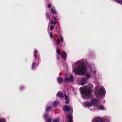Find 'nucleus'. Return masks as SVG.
Segmentation results:
<instances>
[{
    "label": "nucleus",
    "instance_id": "obj_24",
    "mask_svg": "<svg viewBox=\"0 0 122 122\" xmlns=\"http://www.w3.org/2000/svg\"><path fill=\"white\" fill-rule=\"evenodd\" d=\"M51 109V108L50 107H47L46 108V111H50Z\"/></svg>",
    "mask_w": 122,
    "mask_h": 122
},
{
    "label": "nucleus",
    "instance_id": "obj_7",
    "mask_svg": "<svg viewBox=\"0 0 122 122\" xmlns=\"http://www.w3.org/2000/svg\"><path fill=\"white\" fill-rule=\"evenodd\" d=\"M57 96L59 97H65V99L66 101L65 103L66 104H68L69 103V98L65 94L63 95V94L61 93L60 92H59L56 94Z\"/></svg>",
    "mask_w": 122,
    "mask_h": 122
},
{
    "label": "nucleus",
    "instance_id": "obj_15",
    "mask_svg": "<svg viewBox=\"0 0 122 122\" xmlns=\"http://www.w3.org/2000/svg\"><path fill=\"white\" fill-rule=\"evenodd\" d=\"M51 11L52 13L54 14H56L57 13L55 9L52 8L51 9Z\"/></svg>",
    "mask_w": 122,
    "mask_h": 122
},
{
    "label": "nucleus",
    "instance_id": "obj_30",
    "mask_svg": "<svg viewBox=\"0 0 122 122\" xmlns=\"http://www.w3.org/2000/svg\"><path fill=\"white\" fill-rule=\"evenodd\" d=\"M102 100L103 101V102H104L105 100H103V99Z\"/></svg>",
    "mask_w": 122,
    "mask_h": 122
},
{
    "label": "nucleus",
    "instance_id": "obj_9",
    "mask_svg": "<svg viewBox=\"0 0 122 122\" xmlns=\"http://www.w3.org/2000/svg\"><path fill=\"white\" fill-rule=\"evenodd\" d=\"M63 111L65 112L70 111L71 112L72 111V108L70 106L66 105L63 107Z\"/></svg>",
    "mask_w": 122,
    "mask_h": 122
},
{
    "label": "nucleus",
    "instance_id": "obj_23",
    "mask_svg": "<svg viewBox=\"0 0 122 122\" xmlns=\"http://www.w3.org/2000/svg\"><path fill=\"white\" fill-rule=\"evenodd\" d=\"M48 117V115L47 113H46L44 115V117L45 119H46Z\"/></svg>",
    "mask_w": 122,
    "mask_h": 122
},
{
    "label": "nucleus",
    "instance_id": "obj_12",
    "mask_svg": "<svg viewBox=\"0 0 122 122\" xmlns=\"http://www.w3.org/2000/svg\"><path fill=\"white\" fill-rule=\"evenodd\" d=\"M52 17L55 20V21L54 22L53 21H51L50 23H49V25H50V24H53L54 26H55L57 22V18L54 16H53Z\"/></svg>",
    "mask_w": 122,
    "mask_h": 122
},
{
    "label": "nucleus",
    "instance_id": "obj_3",
    "mask_svg": "<svg viewBox=\"0 0 122 122\" xmlns=\"http://www.w3.org/2000/svg\"><path fill=\"white\" fill-rule=\"evenodd\" d=\"M93 90V86L91 84L80 88V92L82 94V97L85 98H88L92 97V93Z\"/></svg>",
    "mask_w": 122,
    "mask_h": 122
},
{
    "label": "nucleus",
    "instance_id": "obj_22",
    "mask_svg": "<svg viewBox=\"0 0 122 122\" xmlns=\"http://www.w3.org/2000/svg\"><path fill=\"white\" fill-rule=\"evenodd\" d=\"M116 1L117 3L122 5V0H117Z\"/></svg>",
    "mask_w": 122,
    "mask_h": 122
},
{
    "label": "nucleus",
    "instance_id": "obj_28",
    "mask_svg": "<svg viewBox=\"0 0 122 122\" xmlns=\"http://www.w3.org/2000/svg\"><path fill=\"white\" fill-rule=\"evenodd\" d=\"M51 118H50L48 120V122H51Z\"/></svg>",
    "mask_w": 122,
    "mask_h": 122
},
{
    "label": "nucleus",
    "instance_id": "obj_25",
    "mask_svg": "<svg viewBox=\"0 0 122 122\" xmlns=\"http://www.w3.org/2000/svg\"><path fill=\"white\" fill-rule=\"evenodd\" d=\"M52 35H53V34H52V33L51 32L50 34V37L51 38H52Z\"/></svg>",
    "mask_w": 122,
    "mask_h": 122
},
{
    "label": "nucleus",
    "instance_id": "obj_16",
    "mask_svg": "<svg viewBox=\"0 0 122 122\" xmlns=\"http://www.w3.org/2000/svg\"><path fill=\"white\" fill-rule=\"evenodd\" d=\"M63 79L61 77H58L57 78V81L58 82L61 83L63 81Z\"/></svg>",
    "mask_w": 122,
    "mask_h": 122
},
{
    "label": "nucleus",
    "instance_id": "obj_6",
    "mask_svg": "<svg viewBox=\"0 0 122 122\" xmlns=\"http://www.w3.org/2000/svg\"><path fill=\"white\" fill-rule=\"evenodd\" d=\"M110 120L108 117H105L103 118L100 117L94 118L92 121V122H109Z\"/></svg>",
    "mask_w": 122,
    "mask_h": 122
},
{
    "label": "nucleus",
    "instance_id": "obj_19",
    "mask_svg": "<svg viewBox=\"0 0 122 122\" xmlns=\"http://www.w3.org/2000/svg\"><path fill=\"white\" fill-rule=\"evenodd\" d=\"M46 16L47 19H50V16L49 14L48 13H46Z\"/></svg>",
    "mask_w": 122,
    "mask_h": 122
},
{
    "label": "nucleus",
    "instance_id": "obj_11",
    "mask_svg": "<svg viewBox=\"0 0 122 122\" xmlns=\"http://www.w3.org/2000/svg\"><path fill=\"white\" fill-rule=\"evenodd\" d=\"M74 80L73 76L72 75H71L70 77H66L65 79V81H69L72 82Z\"/></svg>",
    "mask_w": 122,
    "mask_h": 122
},
{
    "label": "nucleus",
    "instance_id": "obj_14",
    "mask_svg": "<svg viewBox=\"0 0 122 122\" xmlns=\"http://www.w3.org/2000/svg\"><path fill=\"white\" fill-rule=\"evenodd\" d=\"M80 82L81 84L82 85H84L86 82L85 79L83 78L81 79V80Z\"/></svg>",
    "mask_w": 122,
    "mask_h": 122
},
{
    "label": "nucleus",
    "instance_id": "obj_20",
    "mask_svg": "<svg viewBox=\"0 0 122 122\" xmlns=\"http://www.w3.org/2000/svg\"><path fill=\"white\" fill-rule=\"evenodd\" d=\"M58 103V102L57 101H55V102H54L53 103V105L54 106H55V107H56L57 106Z\"/></svg>",
    "mask_w": 122,
    "mask_h": 122
},
{
    "label": "nucleus",
    "instance_id": "obj_4",
    "mask_svg": "<svg viewBox=\"0 0 122 122\" xmlns=\"http://www.w3.org/2000/svg\"><path fill=\"white\" fill-rule=\"evenodd\" d=\"M95 94L96 96L100 98L103 97L105 95L106 91L104 88L99 86H96Z\"/></svg>",
    "mask_w": 122,
    "mask_h": 122
},
{
    "label": "nucleus",
    "instance_id": "obj_13",
    "mask_svg": "<svg viewBox=\"0 0 122 122\" xmlns=\"http://www.w3.org/2000/svg\"><path fill=\"white\" fill-rule=\"evenodd\" d=\"M66 118L68 119V122H73L72 116L71 114L68 115L66 116Z\"/></svg>",
    "mask_w": 122,
    "mask_h": 122
},
{
    "label": "nucleus",
    "instance_id": "obj_21",
    "mask_svg": "<svg viewBox=\"0 0 122 122\" xmlns=\"http://www.w3.org/2000/svg\"><path fill=\"white\" fill-rule=\"evenodd\" d=\"M116 1L117 3L122 5V0H117Z\"/></svg>",
    "mask_w": 122,
    "mask_h": 122
},
{
    "label": "nucleus",
    "instance_id": "obj_10",
    "mask_svg": "<svg viewBox=\"0 0 122 122\" xmlns=\"http://www.w3.org/2000/svg\"><path fill=\"white\" fill-rule=\"evenodd\" d=\"M60 41H61L62 42V43H63V38L61 36L60 39L58 38L56 40V43L55 44L57 46L60 44Z\"/></svg>",
    "mask_w": 122,
    "mask_h": 122
},
{
    "label": "nucleus",
    "instance_id": "obj_18",
    "mask_svg": "<svg viewBox=\"0 0 122 122\" xmlns=\"http://www.w3.org/2000/svg\"><path fill=\"white\" fill-rule=\"evenodd\" d=\"M0 122H6V121L5 118H1L0 119Z\"/></svg>",
    "mask_w": 122,
    "mask_h": 122
},
{
    "label": "nucleus",
    "instance_id": "obj_2",
    "mask_svg": "<svg viewBox=\"0 0 122 122\" xmlns=\"http://www.w3.org/2000/svg\"><path fill=\"white\" fill-rule=\"evenodd\" d=\"M101 102V100L96 98H93L91 101L92 104L89 102H84L83 104L85 107L88 108L93 105L95 110H105L106 108L104 106L100 105Z\"/></svg>",
    "mask_w": 122,
    "mask_h": 122
},
{
    "label": "nucleus",
    "instance_id": "obj_29",
    "mask_svg": "<svg viewBox=\"0 0 122 122\" xmlns=\"http://www.w3.org/2000/svg\"><path fill=\"white\" fill-rule=\"evenodd\" d=\"M24 87L23 86H21L20 87V89L21 90H22L24 89Z\"/></svg>",
    "mask_w": 122,
    "mask_h": 122
},
{
    "label": "nucleus",
    "instance_id": "obj_26",
    "mask_svg": "<svg viewBox=\"0 0 122 122\" xmlns=\"http://www.w3.org/2000/svg\"><path fill=\"white\" fill-rule=\"evenodd\" d=\"M54 28V26L53 25H52L51 26L50 29L51 30H52Z\"/></svg>",
    "mask_w": 122,
    "mask_h": 122
},
{
    "label": "nucleus",
    "instance_id": "obj_5",
    "mask_svg": "<svg viewBox=\"0 0 122 122\" xmlns=\"http://www.w3.org/2000/svg\"><path fill=\"white\" fill-rule=\"evenodd\" d=\"M56 51L57 53V58L59 59L60 58H62V59L65 61L67 56V55L66 52H63L62 53H61L60 51V49L58 47H56Z\"/></svg>",
    "mask_w": 122,
    "mask_h": 122
},
{
    "label": "nucleus",
    "instance_id": "obj_1",
    "mask_svg": "<svg viewBox=\"0 0 122 122\" xmlns=\"http://www.w3.org/2000/svg\"><path fill=\"white\" fill-rule=\"evenodd\" d=\"M87 68H90V73H87L86 74V77L89 78L95 77L96 69L91 64H89L86 66L82 60L78 61L73 64V72H74L75 74L79 75L85 74L87 71Z\"/></svg>",
    "mask_w": 122,
    "mask_h": 122
},
{
    "label": "nucleus",
    "instance_id": "obj_27",
    "mask_svg": "<svg viewBox=\"0 0 122 122\" xmlns=\"http://www.w3.org/2000/svg\"><path fill=\"white\" fill-rule=\"evenodd\" d=\"M51 6V5L50 4H49L48 5L47 7L48 8H50Z\"/></svg>",
    "mask_w": 122,
    "mask_h": 122
},
{
    "label": "nucleus",
    "instance_id": "obj_17",
    "mask_svg": "<svg viewBox=\"0 0 122 122\" xmlns=\"http://www.w3.org/2000/svg\"><path fill=\"white\" fill-rule=\"evenodd\" d=\"M59 119H60L59 117L54 119L53 120V122H59Z\"/></svg>",
    "mask_w": 122,
    "mask_h": 122
},
{
    "label": "nucleus",
    "instance_id": "obj_8",
    "mask_svg": "<svg viewBox=\"0 0 122 122\" xmlns=\"http://www.w3.org/2000/svg\"><path fill=\"white\" fill-rule=\"evenodd\" d=\"M38 52V51L36 50H35L34 53V56L35 57V61L33 62L31 66L33 70H34L35 68L38 66V65L37 66L36 64V63H37V62H36V54Z\"/></svg>",
    "mask_w": 122,
    "mask_h": 122
}]
</instances>
